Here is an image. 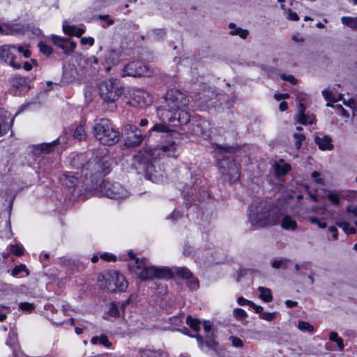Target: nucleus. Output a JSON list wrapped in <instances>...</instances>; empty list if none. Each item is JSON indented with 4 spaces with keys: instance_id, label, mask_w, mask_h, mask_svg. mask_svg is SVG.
Listing matches in <instances>:
<instances>
[{
    "instance_id": "c756f323",
    "label": "nucleus",
    "mask_w": 357,
    "mask_h": 357,
    "mask_svg": "<svg viewBox=\"0 0 357 357\" xmlns=\"http://www.w3.org/2000/svg\"><path fill=\"white\" fill-rule=\"evenodd\" d=\"M257 290L260 292L259 297L265 302H270L273 299L271 289L266 287H259Z\"/></svg>"
},
{
    "instance_id": "bb28decb",
    "label": "nucleus",
    "mask_w": 357,
    "mask_h": 357,
    "mask_svg": "<svg viewBox=\"0 0 357 357\" xmlns=\"http://www.w3.org/2000/svg\"><path fill=\"white\" fill-rule=\"evenodd\" d=\"M91 342L93 344H101L105 347H110L112 342L109 340L107 335L102 334L100 336H94L91 338Z\"/></svg>"
},
{
    "instance_id": "5fc2aeb1",
    "label": "nucleus",
    "mask_w": 357,
    "mask_h": 357,
    "mask_svg": "<svg viewBox=\"0 0 357 357\" xmlns=\"http://www.w3.org/2000/svg\"><path fill=\"white\" fill-rule=\"evenodd\" d=\"M77 43L75 41H68V43L66 45V48H63V51L65 54H69L74 51V50L76 48Z\"/></svg>"
},
{
    "instance_id": "052dcab7",
    "label": "nucleus",
    "mask_w": 357,
    "mask_h": 357,
    "mask_svg": "<svg viewBox=\"0 0 357 357\" xmlns=\"http://www.w3.org/2000/svg\"><path fill=\"white\" fill-rule=\"evenodd\" d=\"M229 339L231 342L232 345L235 347H242L243 345L242 340L237 337L230 336Z\"/></svg>"
},
{
    "instance_id": "58836bf2",
    "label": "nucleus",
    "mask_w": 357,
    "mask_h": 357,
    "mask_svg": "<svg viewBox=\"0 0 357 357\" xmlns=\"http://www.w3.org/2000/svg\"><path fill=\"white\" fill-rule=\"evenodd\" d=\"M150 131H156L159 132H165V133H170L171 135H173L176 132L173 130H170L166 126L162 124H155L151 129Z\"/></svg>"
},
{
    "instance_id": "b1692460",
    "label": "nucleus",
    "mask_w": 357,
    "mask_h": 357,
    "mask_svg": "<svg viewBox=\"0 0 357 357\" xmlns=\"http://www.w3.org/2000/svg\"><path fill=\"white\" fill-rule=\"evenodd\" d=\"M63 30L64 33L69 36H75L77 37H80L84 33V31L81 29L76 27L74 25H63Z\"/></svg>"
},
{
    "instance_id": "864d4df0",
    "label": "nucleus",
    "mask_w": 357,
    "mask_h": 357,
    "mask_svg": "<svg viewBox=\"0 0 357 357\" xmlns=\"http://www.w3.org/2000/svg\"><path fill=\"white\" fill-rule=\"evenodd\" d=\"M108 5V0H96L93 4L95 10H100Z\"/></svg>"
},
{
    "instance_id": "aec40b11",
    "label": "nucleus",
    "mask_w": 357,
    "mask_h": 357,
    "mask_svg": "<svg viewBox=\"0 0 357 357\" xmlns=\"http://www.w3.org/2000/svg\"><path fill=\"white\" fill-rule=\"evenodd\" d=\"M17 343V334L12 331L8 334V337L6 341V344L9 345L10 347L12 348L13 350V357H24L23 354L20 351H17L15 350V347Z\"/></svg>"
},
{
    "instance_id": "6e6552de",
    "label": "nucleus",
    "mask_w": 357,
    "mask_h": 357,
    "mask_svg": "<svg viewBox=\"0 0 357 357\" xmlns=\"http://www.w3.org/2000/svg\"><path fill=\"white\" fill-rule=\"evenodd\" d=\"M100 195L109 197L110 199H123L128 196L127 190L117 182L109 181H103L99 185Z\"/></svg>"
},
{
    "instance_id": "c9c22d12",
    "label": "nucleus",
    "mask_w": 357,
    "mask_h": 357,
    "mask_svg": "<svg viewBox=\"0 0 357 357\" xmlns=\"http://www.w3.org/2000/svg\"><path fill=\"white\" fill-rule=\"evenodd\" d=\"M335 224L337 226L342 228L347 234H354L357 231V229L354 227H351L348 222L337 221Z\"/></svg>"
},
{
    "instance_id": "13d9d810",
    "label": "nucleus",
    "mask_w": 357,
    "mask_h": 357,
    "mask_svg": "<svg viewBox=\"0 0 357 357\" xmlns=\"http://www.w3.org/2000/svg\"><path fill=\"white\" fill-rule=\"evenodd\" d=\"M10 129V126L3 123V119L0 118V137L5 135L8 130Z\"/></svg>"
},
{
    "instance_id": "7c9ffc66",
    "label": "nucleus",
    "mask_w": 357,
    "mask_h": 357,
    "mask_svg": "<svg viewBox=\"0 0 357 357\" xmlns=\"http://www.w3.org/2000/svg\"><path fill=\"white\" fill-rule=\"evenodd\" d=\"M26 79L20 75H15L10 79V84L15 88H20L26 84Z\"/></svg>"
},
{
    "instance_id": "20e7f679",
    "label": "nucleus",
    "mask_w": 357,
    "mask_h": 357,
    "mask_svg": "<svg viewBox=\"0 0 357 357\" xmlns=\"http://www.w3.org/2000/svg\"><path fill=\"white\" fill-rule=\"evenodd\" d=\"M134 271L142 280L154 279L169 280L173 278V271L167 267H156L148 266L147 259L145 258L137 259L134 261Z\"/></svg>"
},
{
    "instance_id": "e433bc0d",
    "label": "nucleus",
    "mask_w": 357,
    "mask_h": 357,
    "mask_svg": "<svg viewBox=\"0 0 357 357\" xmlns=\"http://www.w3.org/2000/svg\"><path fill=\"white\" fill-rule=\"evenodd\" d=\"M52 40L56 46L61 48V50H63V48L66 47V45L69 41V40L67 38H61L57 36H52Z\"/></svg>"
},
{
    "instance_id": "0eeeda50",
    "label": "nucleus",
    "mask_w": 357,
    "mask_h": 357,
    "mask_svg": "<svg viewBox=\"0 0 357 357\" xmlns=\"http://www.w3.org/2000/svg\"><path fill=\"white\" fill-rule=\"evenodd\" d=\"M98 284L100 288L110 292L125 291L128 287L124 276L115 271L99 275Z\"/></svg>"
},
{
    "instance_id": "412c9836",
    "label": "nucleus",
    "mask_w": 357,
    "mask_h": 357,
    "mask_svg": "<svg viewBox=\"0 0 357 357\" xmlns=\"http://www.w3.org/2000/svg\"><path fill=\"white\" fill-rule=\"evenodd\" d=\"M140 357H169L168 354L162 351H153L149 349H140L138 351Z\"/></svg>"
},
{
    "instance_id": "7ed1b4c3",
    "label": "nucleus",
    "mask_w": 357,
    "mask_h": 357,
    "mask_svg": "<svg viewBox=\"0 0 357 357\" xmlns=\"http://www.w3.org/2000/svg\"><path fill=\"white\" fill-rule=\"evenodd\" d=\"M93 133L100 144L112 146L120 140V133L108 119H96L93 123Z\"/></svg>"
},
{
    "instance_id": "dca6fc26",
    "label": "nucleus",
    "mask_w": 357,
    "mask_h": 357,
    "mask_svg": "<svg viewBox=\"0 0 357 357\" xmlns=\"http://www.w3.org/2000/svg\"><path fill=\"white\" fill-rule=\"evenodd\" d=\"M134 165L136 166V168L144 171L146 172V177L154 182V176L152 174V170L154 167L152 163L146 158L143 157L140 153L134 156Z\"/></svg>"
},
{
    "instance_id": "bf43d9fd",
    "label": "nucleus",
    "mask_w": 357,
    "mask_h": 357,
    "mask_svg": "<svg viewBox=\"0 0 357 357\" xmlns=\"http://www.w3.org/2000/svg\"><path fill=\"white\" fill-rule=\"evenodd\" d=\"M16 50H17L19 53H22L24 58H29L31 55V51L22 45L17 46Z\"/></svg>"
},
{
    "instance_id": "603ef678",
    "label": "nucleus",
    "mask_w": 357,
    "mask_h": 357,
    "mask_svg": "<svg viewBox=\"0 0 357 357\" xmlns=\"http://www.w3.org/2000/svg\"><path fill=\"white\" fill-rule=\"evenodd\" d=\"M19 308L23 311L31 312L34 310V305L28 302H22L20 303Z\"/></svg>"
},
{
    "instance_id": "393cba45",
    "label": "nucleus",
    "mask_w": 357,
    "mask_h": 357,
    "mask_svg": "<svg viewBox=\"0 0 357 357\" xmlns=\"http://www.w3.org/2000/svg\"><path fill=\"white\" fill-rule=\"evenodd\" d=\"M281 227L286 230H295L297 227V223L290 216L285 215L282 218Z\"/></svg>"
},
{
    "instance_id": "473e14b6",
    "label": "nucleus",
    "mask_w": 357,
    "mask_h": 357,
    "mask_svg": "<svg viewBox=\"0 0 357 357\" xmlns=\"http://www.w3.org/2000/svg\"><path fill=\"white\" fill-rule=\"evenodd\" d=\"M341 22L344 25L349 26L352 29H357V17H352L349 16H343L341 18Z\"/></svg>"
},
{
    "instance_id": "f704fd0d",
    "label": "nucleus",
    "mask_w": 357,
    "mask_h": 357,
    "mask_svg": "<svg viewBox=\"0 0 357 357\" xmlns=\"http://www.w3.org/2000/svg\"><path fill=\"white\" fill-rule=\"evenodd\" d=\"M186 324L195 332L199 331L200 321L198 319L193 318L189 315L186 318Z\"/></svg>"
},
{
    "instance_id": "4d7b16f0",
    "label": "nucleus",
    "mask_w": 357,
    "mask_h": 357,
    "mask_svg": "<svg viewBox=\"0 0 357 357\" xmlns=\"http://www.w3.org/2000/svg\"><path fill=\"white\" fill-rule=\"evenodd\" d=\"M234 314L236 318L243 320L247 317L245 311L241 308H236L234 310Z\"/></svg>"
},
{
    "instance_id": "09e8293b",
    "label": "nucleus",
    "mask_w": 357,
    "mask_h": 357,
    "mask_svg": "<svg viewBox=\"0 0 357 357\" xmlns=\"http://www.w3.org/2000/svg\"><path fill=\"white\" fill-rule=\"evenodd\" d=\"M289 259H283V260H275L272 263V266L274 268H279L280 267H283L284 268H287V264L289 263Z\"/></svg>"
},
{
    "instance_id": "0e129e2a",
    "label": "nucleus",
    "mask_w": 357,
    "mask_h": 357,
    "mask_svg": "<svg viewBox=\"0 0 357 357\" xmlns=\"http://www.w3.org/2000/svg\"><path fill=\"white\" fill-rule=\"evenodd\" d=\"M100 257L107 261H115L116 259L114 255L107 252L102 254Z\"/></svg>"
},
{
    "instance_id": "f257e3e1",
    "label": "nucleus",
    "mask_w": 357,
    "mask_h": 357,
    "mask_svg": "<svg viewBox=\"0 0 357 357\" xmlns=\"http://www.w3.org/2000/svg\"><path fill=\"white\" fill-rule=\"evenodd\" d=\"M189 100L181 91L169 89L165 98V104L158 109L157 115L162 122L177 124H186L190 121L188 112Z\"/></svg>"
},
{
    "instance_id": "72a5a7b5",
    "label": "nucleus",
    "mask_w": 357,
    "mask_h": 357,
    "mask_svg": "<svg viewBox=\"0 0 357 357\" xmlns=\"http://www.w3.org/2000/svg\"><path fill=\"white\" fill-rule=\"evenodd\" d=\"M100 165L102 169V176L108 174L110 172L111 162L107 156L100 158Z\"/></svg>"
},
{
    "instance_id": "de8ad7c7",
    "label": "nucleus",
    "mask_w": 357,
    "mask_h": 357,
    "mask_svg": "<svg viewBox=\"0 0 357 357\" xmlns=\"http://www.w3.org/2000/svg\"><path fill=\"white\" fill-rule=\"evenodd\" d=\"M298 122L303 125L312 124L314 122V116L305 114L303 118H298Z\"/></svg>"
},
{
    "instance_id": "9b49d317",
    "label": "nucleus",
    "mask_w": 357,
    "mask_h": 357,
    "mask_svg": "<svg viewBox=\"0 0 357 357\" xmlns=\"http://www.w3.org/2000/svg\"><path fill=\"white\" fill-rule=\"evenodd\" d=\"M125 144L128 147L139 146L144 139V135L140 129L132 124L126 125L124 127Z\"/></svg>"
},
{
    "instance_id": "ddd939ff",
    "label": "nucleus",
    "mask_w": 357,
    "mask_h": 357,
    "mask_svg": "<svg viewBox=\"0 0 357 357\" xmlns=\"http://www.w3.org/2000/svg\"><path fill=\"white\" fill-rule=\"evenodd\" d=\"M147 68L139 61H132L124 66L121 76L140 77L146 75Z\"/></svg>"
},
{
    "instance_id": "4c0bfd02",
    "label": "nucleus",
    "mask_w": 357,
    "mask_h": 357,
    "mask_svg": "<svg viewBox=\"0 0 357 357\" xmlns=\"http://www.w3.org/2000/svg\"><path fill=\"white\" fill-rule=\"evenodd\" d=\"M166 34L165 30L164 29H153L150 33V37L153 40H160L164 38Z\"/></svg>"
},
{
    "instance_id": "49530a36",
    "label": "nucleus",
    "mask_w": 357,
    "mask_h": 357,
    "mask_svg": "<svg viewBox=\"0 0 357 357\" xmlns=\"http://www.w3.org/2000/svg\"><path fill=\"white\" fill-rule=\"evenodd\" d=\"M294 139L296 140L295 143V146L297 149H300L302 145V142L305 139V137L302 133L295 132L293 135Z\"/></svg>"
},
{
    "instance_id": "f3484780",
    "label": "nucleus",
    "mask_w": 357,
    "mask_h": 357,
    "mask_svg": "<svg viewBox=\"0 0 357 357\" xmlns=\"http://www.w3.org/2000/svg\"><path fill=\"white\" fill-rule=\"evenodd\" d=\"M77 75V69L74 65L64 64L63 66L62 83L67 84L73 82L76 79Z\"/></svg>"
},
{
    "instance_id": "2f4dec72",
    "label": "nucleus",
    "mask_w": 357,
    "mask_h": 357,
    "mask_svg": "<svg viewBox=\"0 0 357 357\" xmlns=\"http://www.w3.org/2000/svg\"><path fill=\"white\" fill-rule=\"evenodd\" d=\"M119 52L114 50H111L108 55L105 57V61L108 64H116L119 62Z\"/></svg>"
},
{
    "instance_id": "39448f33",
    "label": "nucleus",
    "mask_w": 357,
    "mask_h": 357,
    "mask_svg": "<svg viewBox=\"0 0 357 357\" xmlns=\"http://www.w3.org/2000/svg\"><path fill=\"white\" fill-rule=\"evenodd\" d=\"M70 165L75 169H82V174L87 178L89 176L91 178L102 176V169L100 165V158H96L89 160L85 154H79L73 157Z\"/></svg>"
},
{
    "instance_id": "6ab92c4d",
    "label": "nucleus",
    "mask_w": 357,
    "mask_h": 357,
    "mask_svg": "<svg viewBox=\"0 0 357 357\" xmlns=\"http://www.w3.org/2000/svg\"><path fill=\"white\" fill-rule=\"evenodd\" d=\"M192 337H195L197 339V343L200 348H203L204 346L207 347L211 349H215L217 346V342L213 339L211 337L207 336L206 337V340L204 341L203 337L199 334L192 335H190Z\"/></svg>"
},
{
    "instance_id": "79ce46f5",
    "label": "nucleus",
    "mask_w": 357,
    "mask_h": 357,
    "mask_svg": "<svg viewBox=\"0 0 357 357\" xmlns=\"http://www.w3.org/2000/svg\"><path fill=\"white\" fill-rule=\"evenodd\" d=\"M212 146L214 149L215 151L220 153H222L224 152H229L231 150V146H230L229 145H228L227 144H219L217 143H213V144H212Z\"/></svg>"
},
{
    "instance_id": "37998d69",
    "label": "nucleus",
    "mask_w": 357,
    "mask_h": 357,
    "mask_svg": "<svg viewBox=\"0 0 357 357\" xmlns=\"http://www.w3.org/2000/svg\"><path fill=\"white\" fill-rule=\"evenodd\" d=\"M73 135L75 138L79 140L84 139L86 137V133L84 127L82 126H77L75 128Z\"/></svg>"
},
{
    "instance_id": "6e6d98bb",
    "label": "nucleus",
    "mask_w": 357,
    "mask_h": 357,
    "mask_svg": "<svg viewBox=\"0 0 357 357\" xmlns=\"http://www.w3.org/2000/svg\"><path fill=\"white\" fill-rule=\"evenodd\" d=\"M10 251L13 255L19 257L24 254V248L18 245H13Z\"/></svg>"
},
{
    "instance_id": "338daca9",
    "label": "nucleus",
    "mask_w": 357,
    "mask_h": 357,
    "mask_svg": "<svg viewBox=\"0 0 357 357\" xmlns=\"http://www.w3.org/2000/svg\"><path fill=\"white\" fill-rule=\"evenodd\" d=\"M81 43L84 45H89L93 46L94 44V39L92 37H83L81 38Z\"/></svg>"
},
{
    "instance_id": "ea45409f",
    "label": "nucleus",
    "mask_w": 357,
    "mask_h": 357,
    "mask_svg": "<svg viewBox=\"0 0 357 357\" xmlns=\"http://www.w3.org/2000/svg\"><path fill=\"white\" fill-rule=\"evenodd\" d=\"M322 95L326 100H328L331 102H337V99L335 98L333 92L330 90H327V89L323 90ZM338 96H339L338 100H341L342 99L343 95L340 94Z\"/></svg>"
},
{
    "instance_id": "1a4fd4ad",
    "label": "nucleus",
    "mask_w": 357,
    "mask_h": 357,
    "mask_svg": "<svg viewBox=\"0 0 357 357\" xmlns=\"http://www.w3.org/2000/svg\"><path fill=\"white\" fill-rule=\"evenodd\" d=\"M60 183L62 185H64L67 188H77L81 185L82 188L85 189L87 187H84L86 185L87 178L84 177V175L82 174V169H77V171H70L64 172L61 176L59 178Z\"/></svg>"
},
{
    "instance_id": "423d86ee",
    "label": "nucleus",
    "mask_w": 357,
    "mask_h": 357,
    "mask_svg": "<svg viewBox=\"0 0 357 357\" xmlns=\"http://www.w3.org/2000/svg\"><path fill=\"white\" fill-rule=\"evenodd\" d=\"M249 220L256 227H264L270 225V206L259 198L253 200L249 207Z\"/></svg>"
},
{
    "instance_id": "774afa93",
    "label": "nucleus",
    "mask_w": 357,
    "mask_h": 357,
    "mask_svg": "<svg viewBox=\"0 0 357 357\" xmlns=\"http://www.w3.org/2000/svg\"><path fill=\"white\" fill-rule=\"evenodd\" d=\"M109 313L111 316L116 317L119 315V310L117 306L112 303L109 309Z\"/></svg>"
},
{
    "instance_id": "e2e57ef3",
    "label": "nucleus",
    "mask_w": 357,
    "mask_h": 357,
    "mask_svg": "<svg viewBox=\"0 0 357 357\" xmlns=\"http://www.w3.org/2000/svg\"><path fill=\"white\" fill-rule=\"evenodd\" d=\"M310 222L313 225H317L320 229L326 227V224L325 222H320L316 217H310Z\"/></svg>"
},
{
    "instance_id": "4be33fe9",
    "label": "nucleus",
    "mask_w": 357,
    "mask_h": 357,
    "mask_svg": "<svg viewBox=\"0 0 357 357\" xmlns=\"http://www.w3.org/2000/svg\"><path fill=\"white\" fill-rule=\"evenodd\" d=\"M275 174L278 176L287 174L291 169V166L287 163H284L283 160L275 162L273 165Z\"/></svg>"
},
{
    "instance_id": "9d476101",
    "label": "nucleus",
    "mask_w": 357,
    "mask_h": 357,
    "mask_svg": "<svg viewBox=\"0 0 357 357\" xmlns=\"http://www.w3.org/2000/svg\"><path fill=\"white\" fill-rule=\"evenodd\" d=\"M218 167L222 174L228 176L230 183H234L239 180V169L233 159L223 158L219 160Z\"/></svg>"
},
{
    "instance_id": "3c124183",
    "label": "nucleus",
    "mask_w": 357,
    "mask_h": 357,
    "mask_svg": "<svg viewBox=\"0 0 357 357\" xmlns=\"http://www.w3.org/2000/svg\"><path fill=\"white\" fill-rule=\"evenodd\" d=\"M38 46L40 47V51L47 56L50 55L52 52V47L44 43L40 42Z\"/></svg>"
},
{
    "instance_id": "4468645a",
    "label": "nucleus",
    "mask_w": 357,
    "mask_h": 357,
    "mask_svg": "<svg viewBox=\"0 0 357 357\" xmlns=\"http://www.w3.org/2000/svg\"><path fill=\"white\" fill-rule=\"evenodd\" d=\"M29 25L21 23H3L0 24V33L3 35H24Z\"/></svg>"
},
{
    "instance_id": "69168bd1",
    "label": "nucleus",
    "mask_w": 357,
    "mask_h": 357,
    "mask_svg": "<svg viewBox=\"0 0 357 357\" xmlns=\"http://www.w3.org/2000/svg\"><path fill=\"white\" fill-rule=\"evenodd\" d=\"M305 107L304 104H303L301 102L299 103V105L298 107V114H296L297 120H298V118H303L304 117V115H305Z\"/></svg>"
},
{
    "instance_id": "2eb2a0df",
    "label": "nucleus",
    "mask_w": 357,
    "mask_h": 357,
    "mask_svg": "<svg viewBox=\"0 0 357 357\" xmlns=\"http://www.w3.org/2000/svg\"><path fill=\"white\" fill-rule=\"evenodd\" d=\"M132 104L139 107H146L153 102V97L144 89L135 90L132 97Z\"/></svg>"
},
{
    "instance_id": "f8f14e48",
    "label": "nucleus",
    "mask_w": 357,
    "mask_h": 357,
    "mask_svg": "<svg viewBox=\"0 0 357 357\" xmlns=\"http://www.w3.org/2000/svg\"><path fill=\"white\" fill-rule=\"evenodd\" d=\"M17 45H4L0 47V60L14 69H20L22 67L20 59L15 55L13 51Z\"/></svg>"
},
{
    "instance_id": "a18cd8bd",
    "label": "nucleus",
    "mask_w": 357,
    "mask_h": 357,
    "mask_svg": "<svg viewBox=\"0 0 357 357\" xmlns=\"http://www.w3.org/2000/svg\"><path fill=\"white\" fill-rule=\"evenodd\" d=\"M25 271L26 273V275H29V272L28 269L26 268V266L24 264H20L18 266H16L12 271V275L13 276H17L19 275L21 272Z\"/></svg>"
},
{
    "instance_id": "a19ab883",
    "label": "nucleus",
    "mask_w": 357,
    "mask_h": 357,
    "mask_svg": "<svg viewBox=\"0 0 357 357\" xmlns=\"http://www.w3.org/2000/svg\"><path fill=\"white\" fill-rule=\"evenodd\" d=\"M297 327L300 331L303 332H308L310 333H312L314 331L313 326L306 321H298Z\"/></svg>"
},
{
    "instance_id": "c85d7f7f",
    "label": "nucleus",
    "mask_w": 357,
    "mask_h": 357,
    "mask_svg": "<svg viewBox=\"0 0 357 357\" xmlns=\"http://www.w3.org/2000/svg\"><path fill=\"white\" fill-rule=\"evenodd\" d=\"M173 271V275L174 274L177 275L181 278L186 280L191 276L192 273L190 271L185 267H174V268H170Z\"/></svg>"
},
{
    "instance_id": "a211bd4d",
    "label": "nucleus",
    "mask_w": 357,
    "mask_h": 357,
    "mask_svg": "<svg viewBox=\"0 0 357 357\" xmlns=\"http://www.w3.org/2000/svg\"><path fill=\"white\" fill-rule=\"evenodd\" d=\"M314 142L321 151H332L334 149L333 140L328 135L316 136Z\"/></svg>"
},
{
    "instance_id": "cd10ccee",
    "label": "nucleus",
    "mask_w": 357,
    "mask_h": 357,
    "mask_svg": "<svg viewBox=\"0 0 357 357\" xmlns=\"http://www.w3.org/2000/svg\"><path fill=\"white\" fill-rule=\"evenodd\" d=\"M160 149L169 157H176V155L174 154L176 151V144L174 141H169L167 144L162 145Z\"/></svg>"
},
{
    "instance_id": "680f3d73",
    "label": "nucleus",
    "mask_w": 357,
    "mask_h": 357,
    "mask_svg": "<svg viewBox=\"0 0 357 357\" xmlns=\"http://www.w3.org/2000/svg\"><path fill=\"white\" fill-rule=\"evenodd\" d=\"M328 199L335 206H338L340 204V198L338 195L335 193L330 192L328 195Z\"/></svg>"
},
{
    "instance_id": "5701e85b",
    "label": "nucleus",
    "mask_w": 357,
    "mask_h": 357,
    "mask_svg": "<svg viewBox=\"0 0 357 357\" xmlns=\"http://www.w3.org/2000/svg\"><path fill=\"white\" fill-rule=\"evenodd\" d=\"M59 144V139L53 141L51 143H45L38 144L34 147L33 152L41 151L43 153H48L51 152L54 148V146Z\"/></svg>"
},
{
    "instance_id": "c03bdc74",
    "label": "nucleus",
    "mask_w": 357,
    "mask_h": 357,
    "mask_svg": "<svg viewBox=\"0 0 357 357\" xmlns=\"http://www.w3.org/2000/svg\"><path fill=\"white\" fill-rule=\"evenodd\" d=\"M187 280V284L189 288L191 289H197L199 287V281L198 280L195 278L192 274H191V276L189 277V278L186 279Z\"/></svg>"
},
{
    "instance_id": "8fccbe9b",
    "label": "nucleus",
    "mask_w": 357,
    "mask_h": 357,
    "mask_svg": "<svg viewBox=\"0 0 357 357\" xmlns=\"http://www.w3.org/2000/svg\"><path fill=\"white\" fill-rule=\"evenodd\" d=\"M276 314H277L276 312H262L259 317L261 319H262L264 320L271 321L275 318Z\"/></svg>"
},
{
    "instance_id": "a878e982",
    "label": "nucleus",
    "mask_w": 357,
    "mask_h": 357,
    "mask_svg": "<svg viewBox=\"0 0 357 357\" xmlns=\"http://www.w3.org/2000/svg\"><path fill=\"white\" fill-rule=\"evenodd\" d=\"M230 28V34L233 36H239L241 38L245 39L248 36V31L246 29H241L240 27H236V24L234 23H230L229 25Z\"/></svg>"
},
{
    "instance_id": "f03ea898",
    "label": "nucleus",
    "mask_w": 357,
    "mask_h": 357,
    "mask_svg": "<svg viewBox=\"0 0 357 357\" xmlns=\"http://www.w3.org/2000/svg\"><path fill=\"white\" fill-rule=\"evenodd\" d=\"M125 88L117 79L109 78L98 85V93L105 104L108 105L110 111L116 108V102L124 94Z\"/></svg>"
}]
</instances>
